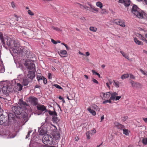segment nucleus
<instances>
[{"label":"nucleus","mask_w":147,"mask_h":147,"mask_svg":"<svg viewBox=\"0 0 147 147\" xmlns=\"http://www.w3.org/2000/svg\"><path fill=\"white\" fill-rule=\"evenodd\" d=\"M0 38L3 46L5 45V41L6 40V43L8 46L15 53H26L25 48L20 46L19 43L17 40L14 41L11 38L7 37H3L2 34H0Z\"/></svg>","instance_id":"f257e3e1"},{"label":"nucleus","mask_w":147,"mask_h":147,"mask_svg":"<svg viewBox=\"0 0 147 147\" xmlns=\"http://www.w3.org/2000/svg\"><path fill=\"white\" fill-rule=\"evenodd\" d=\"M132 13L139 18H143V15L140 10L136 5H134L132 7Z\"/></svg>","instance_id":"f03ea898"},{"label":"nucleus","mask_w":147,"mask_h":147,"mask_svg":"<svg viewBox=\"0 0 147 147\" xmlns=\"http://www.w3.org/2000/svg\"><path fill=\"white\" fill-rule=\"evenodd\" d=\"M42 141L45 144L47 142V144H52L53 138L51 135L45 134L43 137Z\"/></svg>","instance_id":"7ed1b4c3"},{"label":"nucleus","mask_w":147,"mask_h":147,"mask_svg":"<svg viewBox=\"0 0 147 147\" xmlns=\"http://www.w3.org/2000/svg\"><path fill=\"white\" fill-rule=\"evenodd\" d=\"M3 84L5 85L6 82H3ZM2 85V92L6 96L8 95L9 93L11 90V87L6 85L4 86Z\"/></svg>","instance_id":"20e7f679"},{"label":"nucleus","mask_w":147,"mask_h":147,"mask_svg":"<svg viewBox=\"0 0 147 147\" xmlns=\"http://www.w3.org/2000/svg\"><path fill=\"white\" fill-rule=\"evenodd\" d=\"M24 65L26 66H27L28 68L29 69H35V65L29 60L26 61Z\"/></svg>","instance_id":"39448f33"},{"label":"nucleus","mask_w":147,"mask_h":147,"mask_svg":"<svg viewBox=\"0 0 147 147\" xmlns=\"http://www.w3.org/2000/svg\"><path fill=\"white\" fill-rule=\"evenodd\" d=\"M12 110L15 115H21L22 112L21 108L19 107L14 106L12 107Z\"/></svg>","instance_id":"423d86ee"},{"label":"nucleus","mask_w":147,"mask_h":147,"mask_svg":"<svg viewBox=\"0 0 147 147\" xmlns=\"http://www.w3.org/2000/svg\"><path fill=\"white\" fill-rule=\"evenodd\" d=\"M19 105L24 110L29 109L30 106L25 102L23 101L22 99H20L18 102Z\"/></svg>","instance_id":"0eeeda50"},{"label":"nucleus","mask_w":147,"mask_h":147,"mask_svg":"<svg viewBox=\"0 0 147 147\" xmlns=\"http://www.w3.org/2000/svg\"><path fill=\"white\" fill-rule=\"evenodd\" d=\"M111 94V92H109L106 93H101L100 96L103 99H108L110 97Z\"/></svg>","instance_id":"6e6552de"},{"label":"nucleus","mask_w":147,"mask_h":147,"mask_svg":"<svg viewBox=\"0 0 147 147\" xmlns=\"http://www.w3.org/2000/svg\"><path fill=\"white\" fill-rule=\"evenodd\" d=\"M130 83L133 88H141L142 86V85L141 84L138 82H135L132 81L130 82Z\"/></svg>","instance_id":"1a4fd4ad"},{"label":"nucleus","mask_w":147,"mask_h":147,"mask_svg":"<svg viewBox=\"0 0 147 147\" xmlns=\"http://www.w3.org/2000/svg\"><path fill=\"white\" fill-rule=\"evenodd\" d=\"M114 23L122 27H124L125 26V23L124 21L120 20H116L114 21Z\"/></svg>","instance_id":"9d476101"},{"label":"nucleus","mask_w":147,"mask_h":147,"mask_svg":"<svg viewBox=\"0 0 147 147\" xmlns=\"http://www.w3.org/2000/svg\"><path fill=\"white\" fill-rule=\"evenodd\" d=\"M29 101L33 105H36L38 103V100L36 98L31 97L29 98Z\"/></svg>","instance_id":"9b49d317"},{"label":"nucleus","mask_w":147,"mask_h":147,"mask_svg":"<svg viewBox=\"0 0 147 147\" xmlns=\"http://www.w3.org/2000/svg\"><path fill=\"white\" fill-rule=\"evenodd\" d=\"M7 118L3 114H0V125H2L6 122Z\"/></svg>","instance_id":"f8f14e48"},{"label":"nucleus","mask_w":147,"mask_h":147,"mask_svg":"<svg viewBox=\"0 0 147 147\" xmlns=\"http://www.w3.org/2000/svg\"><path fill=\"white\" fill-rule=\"evenodd\" d=\"M38 133L40 135H45L47 131L45 128L43 127L40 128L38 130Z\"/></svg>","instance_id":"ddd939ff"},{"label":"nucleus","mask_w":147,"mask_h":147,"mask_svg":"<svg viewBox=\"0 0 147 147\" xmlns=\"http://www.w3.org/2000/svg\"><path fill=\"white\" fill-rule=\"evenodd\" d=\"M36 107L37 109L41 111H47L46 107L43 105H38Z\"/></svg>","instance_id":"4468645a"},{"label":"nucleus","mask_w":147,"mask_h":147,"mask_svg":"<svg viewBox=\"0 0 147 147\" xmlns=\"http://www.w3.org/2000/svg\"><path fill=\"white\" fill-rule=\"evenodd\" d=\"M111 97L110 98L111 100H114L116 98V96L118 95V93L116 92H111Z\"/></svg>","instance_id":"2eb2a0df"},{"label":"nucleus","mask_w":147,"mask_h":147,"mask_svg":"<svg viewBox=\"0 0 147 147\" xmlns=\"http://www.w3.org/2000/svg\"><path fill=\"white\" fill-rule=\"evenodd\" d=\"M28 76L30 79H33L35 76L34 71H29L28 74Z\"/></svg>","instance_id":"dca6fc26"},{"label":"nucleus","mask_w":147,"mask_h":147,"mask_svg":"<svg viewBox=\"0 0 147 147\" xmlns=\"http://www.w3.org/2000/svg\"><path fill=\"white\" fill-rule=\"evenodd\" d=\"M90 11L94 13H98L99 11V9L98 8L95 7H91L90 9L89 10Z\"/></svg>","instance_id":"f3484780"},{"label":"nucleus","mask_w":147,"mask_h":147,"mask_svg":"<svg viewBox=\"0 0 147 147\" xmlns=\"http://www.w3.org/2000/svg\"><path fill=\"white\" fill-rule=\"evenodd\" d=\"M53 137L54 139L56 140H59L60 138V134L59 133H57L53 135Z\"/></svg>","instance_id":"a211bd4d"},{"label":"nucleus","mask_w":147,"mask_h":147,"mask_svg":"<svg viewBox=\"0 0 147 147\" xmlns=\"http://www.w3.org/2000/svg\"><path fill=\"white\" fill-rule=\"evenodd\" d=\"M29 81L26 78H23V79L22 84L23 85L26 86L28 84Z\"/></svg>","instance_id":"6ab92c4d"},{"label":"nucleus","mask_w":147,"mask_h":147,"mask_svg":"<svg viewBox=\"0 0 147 147\" xmlns=\"http://www.w3.org/2000/svg\"><path fill=\"white\" fill-rule=\"evenodd\" d=\"M134 42L138 45H143V43L138 40L137 38H135L134 39Z\"/></svg>","instance_id":"aec40b11"},{"label":"nucleus","mask_w":147,"mask_h":147,"mask_svg":"<svg viewBox=\"0 0 147 147\" xmlns=\"http://www.w3.org/2000/svg\"><path fill=\"white\" fill-rule=\"evenodd\" d=\"M87 110L91 113L92 115H95L96 114V113L95 111L91 109L89 107L87 109Z\"/></svg>","instance_id":"412c9836"},{"label":"nucleus","mask_w":147,"mask_h":147,"mask_svg":"<svg viewBox=\"0 0 147 147\" xmlns=\"http://www.w3.org/2000/svg\"><path fill=\"white\" fill-rule=\"evenodd\" d=\"M16 85L18 91H20L22 90L23 86L22 84L20 83H17L16 84Z\"/></svg>","instance_id":"4be33fe9"},{"label":"nucleus","mask_w":147,"mask_h":147,"mask_svg":"<svg viewBox=\"0 0 147 147\" xmlns=\"http://www.w3.org/2000/svg\"><path fill=\"white\" fill-rule=\"evenodd\" d=\"M123 4L125 6H128L130 5V1L129 0H124V2Z\"/></svg>","instance_id":"5701e85b"},{"label":"nucleus","mask_w":147,"mask_h":147,"mask_svg":"<svg viewBox=\"0 0 147 147\" xmlns=\"http://www.w3.org/2000/svg\"><path fill=\"white\" fill-rule=\"evenodd\" d=\"M89 30L91 31L96 32L97 30L98 29L97 28L94 26H90L89 28Z\"/></svg>","instance_id":"b1692460"},{"label":"nucleus","mask_w":147,"mask_h":147,"mask_svg":"<svg viewBox=\"0 0 147 147\" xmlns=\"http://www.w3.org/2000/svg\"><path fill=\"white\" fill-rule=\"evenodd\" d=\"M47 111L49 112V114L50 115H54L55 116L57 115V113L55 111H53L49 110L48 111Z\"/></svg>","instance_id":"393cba45"},{"label":"nucleus","mask_w":147,"mask_h":147,"mask_svg":"<svg viewBox=\"0 0 147 147\" xmlns=\"http://www.w3.org/2000/svg\"><path fill=\"white\" fill-rule=\"evenodd\" d=\"M120 53L123 56V57H124L125 58L127 59H129V58L128 55H127L126 53H125L122 51H121Z\"/></svg>","instance_id":"a878e982"},{"label":"nucleus","mask_w":147,"mask_h":147,"mask_svg":"<svg viewBox=\"0 0 147 147\" xmlns=\"http://www.w3.org/2000/svg\"><path fill=\"white\" fill-rule=\"evenodd\" d=\"M115 126L117 127L119 129L123 127V126L122 125L117 122H115Z\"/></svg>","instance_id":"bb28decb"},{"label":"nucleus","mask_w":147,"mask_h":147,"mask_svg":"<svg viewBox=\"0 0 147 147\" xmlns=\"http://www.w3.org/2000/svg\"><path fill=\"white\" fill-rule=\"evenodd\" d=\"M96 5L97 6L99 7L100 9H102L103 6L102 4L100 1H98L96 3Z\"/></svg>","instance_id":"cd10ccee"},{"label":"nucleus","mask_w":147,"mask_h":147,"mask_svg":"<svg viewBox=\"0 0 147 147\" xmlns=\"http://www.w3.org/2000/svg\"><path fill=\"white\" fill-rule=\"evenodd\" d=\"M129 77V75L128 74H125L121 76V78L122 80H124V79L128 78Z\"/></svg>","instance_id":"c85d7f7f"},{"label":"nucleus","mask_w":147,"mask_h":147,"mask_svg":"<svg viewBox=\"0 0 147 147\" xmlns=\"http://www.w3.org/2000/svg\"><path fill=\"white\" fill-rule=\"evenodd\" d=\"M56 116H54L52 118V121L53 123H57L58 121V119L56 117Z\"/></svg>","instance_id":"c756f323"},{"label":"nucleus","mask_w":147,"mask_h":147,"mask_svg":"<svg viewBox=\"0 0 147 147\" xmlns=\"http://www.w3.org/2000/svg\"><path fill=\"white\" fill-rule=\"evenodd\" d=\"M16 84V81L15 80H13L11 81L10 82V84L11 85V86L10 87H11V88L12 87L14 86Z\"/></svg>","instance_id":"7c9ffc66"},{"label":"nucleus","mask_w":147,"mask_h":147,"mask_svg":"<svg viewBox=\"0 0 147 147\" xmlns=\"http://www.w3.org/2000/svg\"><path fill=\"white\" fill-rule=\"evenodd\" d=\"M60 53L63 55V57H64L67 55V53L65 50H63L60 51Z\"/></svg>","instance_id":"2f4dec72"},{"label":"nucleus","mask_w":147,"mask_h":147,"mask_svg":"<svg viewBox=\"0 0 147 147\" xmlns=\"http://www.w3.org/2000/svg\"><path fill=\"white\" fill-rule=\"evenodd\" d=\"M123 133L126 135L129 134V131L127 129H123Z\"/></svg>","instance_id":"473e14b6"},{"label":"nucleus","mask_w":147,"mask_h":147,"mask_svg":"<svg viewBox=\"0 0 147 147\" xmlns=\"http://www.w3.org/2000/svg\"><path fill=\"white\" fill-rule=\"evenodd\" d=\"M78 5L79 6H80L81 8H84L86 9H88V7L86 6L83 5L80 3H78Z\"/></svg>","instance_id":"72a5a7b5"},{"label":"nucleus","mask_w":147,"mask_h":147,"mask_svg":"<svg viewBox=\"0 0 147 147\" xmlns=\"http://www.w3.org/2000/svg\"><path fill=\"white\" fill-rule=\"evenodd\" d=\"M78 5L79 6H80L81 8H84L86 9H88V7L86 6L83 5L80 3H78Z\"/></svg>","instance_id":"f704fd0d"},{"label":"nucleus","mask_w":147,"mask_h":147,"mask_svg":"<svg viewBox=\"0 0 147 147\" xmlns=\"http://www.w3.org/2000/svg\"><path fill=\"white\" fill-rule=\"evenodd\" d=\"M111 100H110V99L109 98V100H105L103 102V103L105 104L108 102H109L110 103H111Z\"/></svg>","instance_id":"c9c22d12"},{"label":"nucleus","mask_w":147,"mask_h":147,"mask_svg":"<svg viewBox=\"0 0 147 147\" xmlns=\"http://www.w3.org/2000/svg\"><path fill=\"white\" fill-rule=\"evenodd\" d=\"M51 28L54 30H56L57 31H61V30L60 29V28H57V27H54V26H52L51 27Z\"/></svg>","instance_id":"e433bc0d"},{"label":"nucleus","mask_w":147,"mask_h":147,"mask_svg":"<svg viewBox=\"0 0 147 147\" xmlns=\"http://www.w3.org/2000/svg\"><path fill=\"white\" fill-rule=\"evenodd\" d=\"M140 71L141 73L143 74L144 75L147 76V72L143 70L142 69H140Z\"/></svg>","instance_id":"4c0bfd02"},{"label":"nucleus","mask_w":147,"mask_h":147,"mask_svg":"<svg viewBox=\"0 0 147 147\" xmlns=\"http://www.w3.org/2000/svg\"><path fill=\"white\" fill-rule=\"evenodd\" d=\"M27 11L28 14L30 15L31 16H33L34 15V13L31 10L28 9Z\"/></svg>","instance_id":"58836bf2"},{"label":"nucleus","mask_w":147,"mask_h":147,"mask_svg":"<svg viewBox=\"0 0 147 147\" xmlns=\"http://www.w3.org/2000/svg\"><path fill=\"white\" fill-rule=\"evenodd\" d=\"M11 5L12 7V8L13 9H15L16 8V6L15 3L13 2H12L11 3Z\"/></svg>","instance_id":"ea45409f"},{"label":"nucleus","mask_w":147,"mask_h":147,"mask_svg":"<svg viewBox=\"0 0 147 147\" xmlns=\"http://www.w3.org/2000/svg\"><path fill=\"white\" fill-rule=\"evenodd\" d=\"M142 142L144 144L146 145L147 144V138H144L142 140Z\"/></svg>","instance_id":"a19ab883"},{"label":"nucleus","mask_w":147,"mask_h":147,"mask_svg":"<svg viewBox=\"0 0 147 147\" xmlns=\"http://www.w3.org/2000/svg\"><path fill=\"white\" fill-rule=\"evenodd\" d=\"M41 80H42L43 81V82L44 84H46L47 83V81L46 78H45L44 77H42V78L41 77Z\"/></svg>","instance_id":"79ce46f5"},{"label":"nucleus","mask_w":147,"mask_h":147,"mask_svg":"<svg viewBox=\"0 0 147 147\" xmlns=\"http://www.w3.org/2000/svg\"><path fill=\"white\" fill-rule=\"evenodd\" d=\"M54 86L56 88L59 89H62V88L58 84H54Z\"/></svg>","instance_id":"37998d69"},{"label":"nucleus","mask_w":147,"mask_h":147,"mask_svg":"<svg viewBox=\"0 0 147 147\" xmlns=\"http://www.w3.org/2000/svg\"><path fill=\"white\" fill-rule=\"evenodd\" d=\"M90 131H88L86 133V136L87 139H90Z\"/></svg>","instance_id":"c03bdc74"},{"label":"nucleus","mask_w":147,"mask_h":147,"mask_svg":"<svg viewBox=\"0 0 147 147\" xmlns=\"http://www.w3.org/2000/svg\"><path fill=\"white\" fill-rule=\"evenodd\" d=\"M90 131V133H91V134L92 135H94V134L96 132V131L95 129H94L92 130H91Z\"/></svg>","instance_id":"a18cd8bd"},{"label":"nucleus","mask_w":147,"mask_h":147,"mask_svg":"<svg viewBox=\"0 0 147 147\" xmlns=\"http://www.w3.org/2000/svg\"><path fill=\"white\" fill-rule=\"evenodd\" d=\"M128 118L127 116H124L121 118V119L123 121H126Z\"/></svg>","instance_id":"49530a36"},{"label":"nucleus","mask_w":147,"mask_h":147,"mask_svg":"<svg viewBox=\"0 0 147 147\" xmlns=\"http://www.w3.org/2000/svg\"><path fill=\"white\" fill-rule=\"evenodd\" d=\"M23 75L22 74H20L18 76V78L19 80H21L22 78Z\"/></svg>","instance_id":"de8ad7c7"},{"label":"nucleus","mask_w":147,"mask_h":147,"mask_svg":"<svg viewBox=\"0 0 147 147\" xmlns=\"http://www.w3.org/2000/svg\"><path fill=\"white\" fill-rule=\"evenodd\" d=\"M114 81V85L117 87H119L118 82H116Z\"/></svg>","instance_id":"09e8293b"},{"label":"nucleus","mask_w":147,"mask_h":147,"mask_svg":"<svg viewBox=\"0 0 147 147\" xmlns=\"http://www.w3.org/2000/svg\"><path fill=\"white\" fill-rule=\"evenodd\" d=\"M121 97V96H116V98H115V100H119L120 99Z\"/></svg>","instance_id":"8fccbe9b"},{"label":"nucleus","mask_w":147,"mask_h":147,"mask_svg":"<svg viewBox=\"0 0 147 147\" xmlns=\"http://www.w3.org/2000/svg\"><path fill=\"white\" fill-rule=\"evenodd\" d=\"M130 78L133 79H135V76L132 74H130Z\"/></svg>","instance_id":"3c124183"},{"label":"nucleus","mask_w":147,"mask_h":147,"mask_svg":"<svg viewBox=\"0 0 147 147\" xmlns=\"http://www.w3.org/2000/svg\"><path fill=\"white\" fill-rule=\"evenodd\" d=\"M92 81L94 83H95L96 84H98V82L95 79H94V78L92 80Z\"/></svg>","instance_id":"603ef678"},{"label":"nucleus","mask_w":147,"mask_h":147,"mask_svg":"<svg viewBox=\"0 0 147 147\" xmlns=\"http://www.w3.org/2000/svg\"><path fill=\"white\" fill-rule=\"evenodd\" d=\"M48 78L49 79H52V75L51 73H49L48 74Z\"/></svg>","instance_id":"864d4df0"},{"label":"nucleus","mask_w":147,"mask_h":147,"mask_svg":"<svg viewBox=\"0 0 147 147\" xmlns=\"http://www.w3.org/2000/svg\"><path fill=\"white\" fill-rule=\"evenodd\" d=\"M51 41L53 43L55 44H56L57 43V42L53 39H51Z\"/></svg>","instance_id":"5fc2aeb1"},{"label":"nucleus","mask_w":147,"mask_h":147,"mask_svg":"<svg viewBox=\"0 0 147 147\" xmlns=\"http://www.w3.org/2000/svg\"><path fill=\"white\" fill-rule=\"evenodd\" d=\"M124 0H118V2L121 3H123L124 2Z\"/></svg>","instance_id":"6e6d98bb"},{"label":"nucleus","mask_w":147,"mask_h":147,"mask_svg":"<svg viewBox=\"0 0 147 147\" xmlns=\"http://www.w3.org/2000/svg\"><path fill=\"white\" fill-rule=\"evenodd\" d=\"M92 72L93 74H95L96 75V74L98 73L97 72H96L94 70H92Z\"/></svg>","instance_id":"4d7b16f0"},{"label":"nucleus","mask_w":147,"mask_h":147,"mask_svg":"<svg viewBox=\"0 0 147 147\" xmlns=\"http://www.w3.org/2000/svg\"><path fill=\"white\" fill-rule=\"evenodd\" d=\"M101 10L102 11L100 13L102 14L105 11V9H101Z\"/></svg>","instance_id":"13d9d810"},{"label":"nucleus","mask_w":147,"mask_h":147,"mask_svg":"<svg viewBox=\"0 0 147 147\" xmlns=\"http://www.w3.org/2000/svg\"><path fill=\"white\" fill-rule=\"evenodd\" d=\"M104 119V115L102 116L101 117V118H100V119H101L100 121H103V119Z\"/></svg>","instance_id":"bf43d9fd"},{"label":"nucleus","mask_w":147,"mask_h":147,"mask_svg":"<svg viewBox=\"0 0 147 147\" xmlns=\"http://www.w3.org/2000/svg\"><path fill=\"white\" fill-rule=\"evenodd\" d=\"M137 36L139 37L140 39H141V37H142V36L140 34H138L137 35Z\"/></svg>","instance_id":"052dcab7"},{"label":"nucleus","mask_w":147,"mask_h":147,"mask_svg":"<svg viewBox=\"0 0 147 147\" xmlns=\"http://www.w3.org/2000/svg\"><path fill=\"white\" fill-rule=\"evenodd\" d=\"M143 119L145 122L147 123V118H143Z\"/></svg>","instance_id":"680f3d73"},{"label":"nucleus","mask_w":147,"mask_h":147,"mask_svg":"<svg viewBox=\"0 0 147 147\" xmlns=\"http://www.w3.org/2000/svg\"><path fill=\"white\" fill-rule=\"evenodd\" d=\"M106 85L109 88H110V86H109V82H107L106 83Z\"/></svg>","instance_id":"e2e57ef3"},{"label":"nucleus","mask_w":147,"mask_h":147,"mask_svg":"<svg viewBox=\"0 0 147 147\" xmlns=\"http://www.w3.org/2000/svg\"><path fill=\"white\" fill-rule=\"evenodd\" d=\"M141 40H142L143 41H144L146 39L143 36H142V37H141V38L140 39Z\"/></svg>","instance_id":"0e129e2a"},{"label":"nucleus","mask_w":147,"mask_h":147,"mask_svg":"<svg viewBox=\"0 0 147 147\" xmlns=\"http://www.w3.org/2000/svg\"><path fill=\"white\" fill-rule=\"evenodd\" d=\"M78 53L79 54L81 55H85L83 54V53L81 52L80 51H79L78 52Z\"/></svg>","instance_id":"69168bd1"},{"label":"nucleus","mask_w":147,"mask_h":147,"mask_svg":"<svg viewBox=\"0 0 147 147\" xmlns=\"http://www.w3.org/2000/svg\"><path fill=\"white\" fill-rule=\"evenodd\" d=\"M90 55V53L88 52H87L86 53V56H88Z\"/></svg>","instance_id":"338daca9"},{"label":"nucleus","mask_w":147,"mask_h":147,"mask_svg":"<svg viewBox=\"0 0 147 147\" xmlns=\"http://www.w3.org/2000/svg\"><path fill=\"white\" fill-rule=\"evenodd\" d=\"M143 51V52L144 53L147 55V51H146L144 50Z\"/></svg>","instance_id":"774afa93"}]
</instances>
